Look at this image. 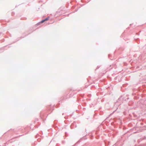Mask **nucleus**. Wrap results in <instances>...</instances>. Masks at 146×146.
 Listing matches in <instances>:
<instances>
[{"mask_svg": "<svg viewBox=\"0 0 146 146\" xmlns=\"http://www.w3.org/2000/svg\"><path fill=\"white\" fill-rule=\"evenodd\" d=\"M122 96H120L118 99L117 101V102L115 103V104H117V103H118V105H119L122 102Z\"/></svg>", "mask_w": 146, "mask_h": 146, "instance_id": "nucleus-1", "label": "nucleus"}, {"mask_svg": "<svg viewBox=\"0 0 146 146\" xmlns=\"http://www.w3.org/2000/svg\"><path fill=\"white\" fill-rule=\"evenodd\" d=\"M13 131L14 132L17 131H22L23 130V129L21 128H18V129H17L15 130L14 129H13Z\"/></svg>", "mask_w": 146, "mask_h": 146, "instance_id": "nucleus-2", "label": "nucleus"}, {"mask_svg": "<svg viewBox=\"0 0 146 146\" xmlns=\"http://www.w3.org/2000/svg\"><path fill=\"white\" fill-rule=\"evenodd\" d=\"M48 110H53L54 109H53V107L51 105H50V106H48Z\"/></svg>", "mask_w": 146, "mask_h": 146, "instance_id": "nucleus-3", "label": "nucleus"}, {"mask_svg": "<svg viewBox=\"0 0 146 146\" xmlns=\"http://www.w3.org/2000/svg\"><path fill=\"white\" fill-rule=\"evenodd\" d=\"M45 21L44 20V19L42 20L40 22H38L37 24V25H39L40 24V23H42Z\"/></svg>", "mask_w": 146, "mask_h": 146, "instance_id": "nucleus-4", "label": "nucleus"}, {"mask_svg": "<svg viewBox=\"0 0 146 146\" xmlns=\"http://www.w3.org/2000/svg\"><path fill=\"white\" fill-rule=\"evenodd\" d=\"M29 128V127L28 126H27L26 127H25V128H24V129H25V131H27L28 130V128Z\"/></svg>", "mask_w": 146, "mask_h": 146, "instance_id": "nucleus-5", "label": "nucleus"}, {"mask_svg": "<svg viewBox=\"0 0 146 146\" xmlns=\"http://www.w3.org/2000/svg\"><path fill=\"white\" fill-rule=\"evenodd\" d=\"M119 143L118 142H117L116 143H115L114 145L112 146H118Z\"/></svg>", "mask_w": 146, "mask_h": 146, "instance_id": "nucleus-6", "label": "nucleus"}, {"mask_svg": "<svg viewBox=\"0 0 146 146\" xmlns=\"http://www.w3.org/2000/svg\"><path fill=\"white\" fill-rule=\"evenodd\" d=\"M49 17H48L45 19H44V20L45 21H46L49 19Z\"/></svg>", "mask_w": 146, "mask_h": 146, "instance_id": "nucleus-7", "label": "nucleus"}, {"mask_svg": "<svg viewBox=\"0 0 146 146\" xmlns=\"http://www.w3.org/2000/svg\"><path fill=\"white\" fill-rule=\"evenodd\" d=\"M83 139H86L84 137H82V138H81L80 139V140H83Z\"/></svg>", "mask_w": 146, "mask_h": 146, "instance_id": "nucleus-8", "label": "nucleus"}, {"mask_svg": "<svg viewBox=\"0 0 146 146\" xmlns=\"http://www.w3.org/2000/svg\"><path fill=\"white\" fill-rule=\"evenodd\" d=\"M116 111V110H115L112 113H111V115H112V114H113V113H114L115 111Z\"/></svg>", "mask_w": 146, "mask_h": 146, "instance_id": "nucleus-9", "label": "nucleus"}, {"mask_svg": "<svg viewBox=\"0 0 146 146\" xmlns=\"http://www.w3.org/2000/svg\"><path fill=\"white\" fill-rule=\"evenodd\" d=\"M42 113H41L40 114V116L41 117V116L42 115Z\"/></svg>", "mask_w": 146, "mask_h": 146, "instance_id": "nucleus-10", "label": "nucleus"}, {"mask_svg": "<svg viewBox=\"0 0 146 146\" xmlns=\"http://www.w3.org/2000/svg\"><path fill=\"white\" fill-rule=\"evenodd\" d=\"M111 56V55L110 54H108V57L110 58V56Z\"/></svg>", "mask_w": 146, "mask_h": 146, "instance_id": "nucleus-11", "label": "nucleus"}, {"mask_svg": "<svg viewBox=\"0 0 146 146\" xmlns=\"http://www.w3.org/2000/svg\"><path fill=\"white\" fill-rule=\"evenodd\" d=\"M65 99L64 97H63L62 99V100H65Z\"/></svg>", "mask_w": 146, "mask_h": 146, "instance_id": "nucleus-12", "label": "nucleus"}, {"mask_svg": "<svg viewBox=\"0 0 146 146\" xmlns=\"http://www.w3.org/2000/svg\"><path fill=\"white\" fill-rule=\"evenodd\" d=\"M100 66H97V69H98V68H100Z\"/></svg>", "mask_w": 146, "mask_h": 146, "instance_id": "nucleus-13", "label": "nucleus"}, {"mask_svg": "<svg viewBox=\"0 0 146 146\" xmlns=\"http://www.w3.org/2000/svg\"><path fill=\"white\" fill-rule=\"evenodd\" d=\"M64 114V113H63L62 114V115H63Z\"/></svg>", "mask_w": 146, "mask_h": 146, "instance_id": "nucleus-14", "label": "nucleus"}, {"mask_svg": "<svg viewBox=\"0 0 146 146\" xmlns=\"http://www.w3.org/2000/svg\"><path fill=\"white\" fill-rule=\"evenodd\" d=\"M23 135H20L19 136H22Z\"/></svg>", "mask_w": 146, "mask_h": 146, "instance_id": "nucleus-15", "label": "nucleus"}]
</instances>
